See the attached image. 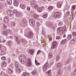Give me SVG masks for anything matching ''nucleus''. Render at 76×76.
I'll return each mask as SVG.
<instances>
[{
	"mask_svg": "<svg viewBox=\"0 0 76 76\" xmlns=\"http://www.w3.org/2000/svg\"><path fill=\"white\" fill-rule=\"evenodd\" d=\"M34 8L35 9L38 8V4H37L36 5H35L34 6Z\"/></svg>",
	"mask_w": 76,
	"mask_h": 76,
	"instance_id": "nucleus-43",
	"label": "nucleus"
},
{
	"mask_svg": "<svg viewBox=\"0 0 76 76\" xmlns=\"http://www.w3.org/2000/svg\"><path fill=\"white\" fill-rule=\"evenodd\" d=\"M2 76H9L7 74H4V73H3V74L2 75Z\"/></svg>",
	"mask_w": 76,
	"mask_h": 76,
	"instance_id": "nucleus-50",
	"label": "nucleus"
},
{
	"mask_svg": "<svg viewBox=\"0 0 76 76\" xmlns=\"http://www.w3.org/2000/svg\"><path fill=\"white\" fill-rule=\"evenodd\" d=\"M12 56L13 57H15V54H12Z\"/></svg>",
	"mask_w": 76,
	"mask_h": 76,
	"instance_id": "nucleus-60",
	"label": "nucleus"
},
{
	"mask_svg": "<svg viewBox=\"0 0 76 76\" xmlns=\"http://www.w3.org/2000/svg\"><path fill=\"white\" fill-rule=\"evenodd\" d=\"M67 38L68 40H70V39H71L72 38V36L71 34L68 35L67 36Z\"/></svg>",
	"mask_w": 76,
	"mask_h": 76,
	"instance_id": "nucleus-24",
	"label": "nucleus"
},
{
	"mask_svg": "<svg viewBox=\"0 0 76 76\" xmlns=\"http://www.w3.org/2000/svg\"><path fill=\"white\" fill-rule=\"evenodd\" d=\"M29 53H30L31 54V55L33 54V53H34V50L31 49L29 50Z\"/></svg>",
	"mask_w": 76,
	"mask_h": 76,
	"instance_id": "nucleus-28",
	"label": "nucleus"
},
{
	"mask_svg": "<svg viewBox=\"0 0 76 76\" xmlns=\"http://www.w3.org/2000/svg\"><path fill=\"white\" fill-rule=\"evenodd\" d=\"M7 45H10V44H11V43H10V42H8L7 43Z\"/></svg>",
	"mask_w": 76,
	"mask_h": 76,
	"instance_id": "nucleus-57",
	"label": "nucleus"
},
{
	"mask_svg": "<svg viewBox=\"0 0 76 76\" xmlns=\"http://www.w3.org/2000/svg\"><path fill=\"white\" fill-rule=\"evenodd\" d=\"M58 25L59 26H61V25H63V23L62 22H61V23L59 22V23Z\"/></svg>",
	"mask_w": 76,
	"mask_h": 76,
	"instance_id": "nucleus-52",
	"label": "nucleus"
},
{
	"mask_svg": "<svg viewBox=\"0 0 76 76\" xmlns=\"http://www.w3.org/2000/svg\"><path fill=\"white\" fill-rule=\"evenodd\" d=\"M20 25L21 26L23 27L27 26V22L26 21V20L24 19H22L21 22L20 23Z\"/></svg>",
	"mask_w": 76,
	"mask_h": 76,
	"instance_id": "nucleus-3",
	"label": "nucleus"
},
{
	"mask_svg": "<svg viewBox=\"0 0 76 76\" xmlns=\"http://www.w3.org/2000/svg\"><path fill=\"white\" fill-rule=\"evenodd\" d=\"M15 14L16 15L17 17H21L22 15V13L20 12H14Z\"/></svg>",
	"mask_w": 76,
	"mask_h": 76,
	"instance_id": "nucleus-7",
	"label": "nucleus"
},
{
	"mask_svg": "<svg viewBox=\"0 0 76 76\" xmlns=\"http://www.w3.org/2000/svg\"><path fill=\"white\" fill-rule=\"evenodd\" d=\"M4 51L1 49H0V55L3 56L4 55Z\"/></svg>",
	"mask_w": 76,
	"mask_h": 76,
	"instance_id": "nucleus-23",
	"label": "nucleus"
},
{
	"mask_svg": "<svg viewBox=\"0 0 76 76\" xmlns=\"http://www.w3.org/2000/svg\"><path fill=\"white\" fill-rule=\"evenodd\" d=\"M4 20L5 22L6 23H8L9 22V19H8V17L7 16H6L4 18Z\"/></svg>",
	"mask_w": 76,
	"mask_h": 76,
	"instance_id": "nucleus-20",
	"label": "nucleus"
},
{
	"mask_svg": "<svg viewBox=\"0 0 76 76\" xmlns=\"http://www.w3.org/2000/svg\"><path fill=\"white\" fill-rule=\"evenodd\" d=\"M42 10V8H37V11L38 12H41Z\"/></svg>",
	"mask_w": 76,
	"mask_h": 76,
	"instance_id": "nucleus-35",
	"label": "nucleus"
},
{
	"mask_svg": "<svg viewBox=\"0 0 76 76\" xmlns=\"http://www.w3.org/2000/svg\"><path fill=\"white\" fill-rule=\"evenodd\" d=\"M74 72H76V68H75V69L74 70Z\"/></svg>",
	"mask_w": 76,
	"mask_h": 76,
	"instance_id": "nucleus-64",
	"label": "nucleus"
},
{
	"mask_svg": "<svg viewBox=\"0 0 76 76\" xmlns=\"http://www.w3.org/2000/svg\"><path fill=\"white\" fill-rule=\"evenodd\" d=\"M36 65H37V66H38L39 65V63L38 62H37L35 63Z\"/></svg>",
	"mask_w": 76,
	"mask_h": 76,
	"instance_id": "nucleus-56",
	"label": "nucleus"
},
{
	"mask_svg": "<svg viewBox=\"0 0 76 76\" xmlns=\"http://www.w3.org/2000/svg\"><path fill=\"white\" fill-rule=\"evenodd\" d=\"M60 37L57 36L56 37V39H60Z\"/></svg>",
	"mask_w": 76,
	"mask_h": 76,
	"instance_id": "nucleus-55",
	"label": "nucleus"
},
{
	"mask_svg": "<svg viewBox=\"0 0 76 76\" xmlns=\"http://www.w3.org/2000/svg\"><path fill=\"white\" fill-rule=\"evenodd\" d=\"M62 34L63 35V34H65L66 32H65V29H63L61 31Z\"/></svg>",
	"mask_w": 76,
	"mask_h": 76,
	"instance_id": "nucleus-38",
	"label": "nucleus"
},
{
	"mask_svg": "<svg viewBox=\"0 0 76 76\" xmlns=\"http://www.w3.org/2000/svg\"><path fill=\"white\" fill-rule=\"evenodd\" d=\"M21 76H29V74L27 72H24L22 74Z\"/></svg>",
	"mask_w": 76,
	"mask_h": 76,
	"instance_id": "nucleus-14",
	"label": "nucleus"
},
{
	"mask_svg": "<svg viewBox=\"0 0 76 76\" xmlns=\"http://www.w3.org/2000/svg\"><path fill=\"white\" fill-rule=\"evenodd\" d=\"M8 15L10 16H13V11H12L11 10H8Z\"/></svg>",
	"mask_w": 76,
	"mask_h": 76,
	"instance_id": "nucleus-12",
	"label": "nucleus"
},
{
	"mask_svg": "<svg viewBox=\"0 0 76 76\" xmlns=\"http://www.w3.org/2000/svg\"><path fill=\"white\" fill-rule=\"evenodd\" d=\"M56 59L57 61H58L60 59V57L58 55H57L56 57Z\"/></svg>",
	"mask_w": 76,
	"mask_h": 76,
	"instance_id": "nucleus-37",
	"label": "nucleus"
},
{
	"mask_svg": "<svg viewBox=\"0 0 76 76\" xmlns=\"http://www.w3.org/2000/svg\"><path fill=\"white\" fill-rule=\"evenodd\" d=\"M3 9V6L2 5H0V11L2 10V9Z\"/></svg>",
	"mask_w": 76,
	"mask_h": 76,
	"instance_id": "nucleus-48",
	"label": "nucleus"
},
{
	"mask_svg": "<svg viewBox=\"0 0 76 76\" xmlns=\"http://www.w3.org/2000/svg\"><path fill=\"white\" fill-rule=\"evenodd\" d=\"M32 15L33 17L35 19H38V15H37V14H36L33 13L32 14Z\"/></svg>",
	"mask_w": 76,
	"mask_h": 76,
	"instance_id": "nucleus-16",
	"label": "nucleus"
},
{
	"mask_svg": "<svg viewBox=\"0 0 76 76\" xmlns=\"http://www.w3.org/2000/svg\"><path fill=\"white\" fill-rule=\"evenodd\" d=\"M8 71L10 74H12V73H13V71L12 70V69L9 68Z\"/></svg>",
	"mask_w": 76,
	"mask_h": 76,
	"instance_id": "nucleus-30",
	"label": "nucleus"
},
{
	"mask_svg": "<svg viewBox=\"0 0 76 76\" xmlns=\"http://www.w3.org/2000/svg\"><path fill=\"white\" fill-rule=\"evenodd\" d=\"M62 29L63 27H62L58 28L57 29V32H58V33H60L62 30Z\"/></svg>",
	"mask_w": 76,
	"mask_h": 76,
	"instance_id": "nucleus-19",
	"label": "nucleus"
},
{
	"mask_svg": "<svg viewBox=\"0 0 76 76\" xmlns=\"http://www.w3.org/2000/svg\"><path fill=\"white\" fill-rule=\"evenodd\" d=\"M47 16H48V15H47V14H46L43 15L42 16V17L43 18H45L47 17Z\"/></svg>",
	"mask_w": 76,
	"mask_h": 76,
	"instance_id": "nucleus-45",
	"label": "nucleus"
},
{
	"mask_svg": "<svg viewBox=\"0 0 76 76\" xmlns=\"http://www.w3.org/2000/svg\"><path fill=\"white\" fill-rule=\"evenodd\" d=\"M15 66L16 73L18 74H19L21 72L19 67V63L18 62H16L15 63Z\"/></svg>",
	"mask_w": 76,
	"mask_h": 76,
	"instance_id": "nucleus-1",
	"label": "nucleus"
},
{
	"mask_svg": "<svg viewBox=\"0 0 76 76\" xmlns=\"http://www.w3.org/2000/svg\"><path fill=\"white\" fill-rule=\"evenodd\" d=\"M2 47V45H0V49Z\"/></svg>",
	"mask_w": 76,
	"mask_h": 76,
	"instance_id": "nucleus-63",
	"label": "nucleus"
},
{
	"mask_svg": "<svg viewBox=\"0 0 76 76\" xmlns=\"http://www.w3.org/2000/svg\"><path fill=\"white\" fill-rule=\"evenodd\" d=\"M31 74L32 75H34L36 76L37 74V71L36 70H34L32 72H31Z\"/></svg>",
	"mask_w": 76,
	"mask_h": 76,
	"instance_id": "nucleus-21",
	"label": "nucleus"
},
{
	"mask_svg": "<svg viewBox=\"0 0 76 76\" xmlns=\"http://www.w3.org/2000/svg\"><path fill=\"white\" fill-rule=\"evenodd\" d=\"M46 25L47 26H49L50 28H53V24L51 23H49V22H46Z\"/></svg>",
	"mask_w": 76,
	"mask_h": 76,
	"instance_id": "nucleus-11",
	"label": "nucleus"
},
{
	"mask_svg": "<svg viewBox=\"0 0 76 76\" xmlns=\"http://www.w3.org/2000/svg\"><path fill=\"white\" fill-rule=\"evenodd\" d=\"M72 35L73 37H76V32H73L72 33Z\"/></svg>",
	"mask_w": 76,
	"mask_h": 76,
	"instance_id": "nucleus-41",
	"label": "nucleus"
},
{
	"mask_svg": "<svg viewBox=\"0 0 76 76\" xmlns=\"http://www.w3.org/2000/svg\"><path fill=\"white\" fill-rule=\"evenodd\" d=\"M76 42V37L73 39L71 41V44H73Z\"/></svg>",
	"mask_w": 76,
	"mask_h": 76,
	"instance_id": "nucleus-22",
	"label": "nucleus"
},
{
	"mask_svg": "<svg viewBox=\"0 0 76 76\" xmlns=\"http://www.w3.org/2000/svg\"><path fill=\"white\" fill-rule=\"evenodd\" d=\"M29 23L31 26H34L35 25V22H34V19L32 18L30 19L29 20Z\"/></svg>",
	"mask_w": 76,
	"mask_h": 76,
	"instance_id": "nucleus-9",
	"label": "nucleus"
},
{
	"mask_svg": "<svg viewBox=\"0 0 76 76\" xmlns=\"http://www.w3.org/2000/svg\"><path fill=\"white\" fill-rule=\"evenodd\" d=\"M61 14L60 12H55L54 13V15L53 16L54 18H58L60 16Z\"/></svg>",
	"mask_w": 76,
	"mask_h": 76,
	"instance_id": "nucleus-5",
	"label": "nucleus"
},
{
	"mask_svg": "<svg viewBox=\"0 0 76 76\" xmlns=\"http://www.w3.org/2000/svg\"><path fill=\"white\" fill-rule=\"evenodd\" d=\"M31 6H34L35 5L37 4V2L35 1H32L31 3Z\"/></svg>",
	"mask_w": 76,
	"mask_h": 76,
	"instance_id": "nucleus-13",
	"label": "nucleus"
},
{
	"mask_svg": "<svg viewBox=\"0 0 76 76\" xmlns=\"http://www.w3.org/2000/svg\"><path fill=\"white\" fill-rule=\"evenodd\" d=\"M11 32H12V31L10 29H7L3 31V34L5 36H7L8 34H11Z\"/></svg>",
	"mask_w": 76,
	"mask_h": 76,
	"instance_id": "nucleus-4",
	"label": "nucleus"
},
{
	"mask_svg": "<svg viewBox=\"0 0 76 76\" xmlns=\"http://www.w3.org/2000/svg\"><path fill=\"white\" fill-rule=\"evenodd\" d=\"M1 65L2 66H6V62H5V61H2L1 63Z\"/></svg>",
	"mask_w": 76,
	"mask_h": 76,
	"instance_id": "nucleus-26",
	"label": "nucleus"
},
{
	"mask_svg": "<svg viewBox=\"0 0 76 76\" xmlns=\"http://www.w3.org/2000/svg\"><path fill=\"white\" fill-rule=\"evenodd\" d=\"M3 25L4 29H6L7 28V26L6 25V24H4V23H3Z\"/></svg>",
	"mask_w": 76,
	"mask_h": 76,
	"instance_id": "nucleus-46",
	"label": "nucleus"
},
{
	"mask_svg": "<svg viewBox=\"0 0 76 76\" xmlns=\"http://www.w3.org/2000/svg\"><path fill=\"white\" fill-rule=\"evenodd\" d=\"M2 60H6V57L5 56H3L1 58Z\"/></svg>",
	"mask_w": 76,
	"mask_h": 76,
	"instance_id": "nucleus-47",
	"label": "nucleus"
},
{
	"mask_svg": "<svg viewBox=\"0 0 76 76\" xmlns=\"http://www.w3.org/2000/svg\"><path fill=\"white\" fill-rule=\"evenodd\" d=\"M27 10L28 11H30L31 9H30V7H27Z\"/></svg>",
	"mask_w": 76,
	"mask_h": 76,
	"instance_id": "nucleus-49",
	"label": "nucleus"
},
{
	"mask_svg": "<svg viewBox=\"0 0 76 76\" xmlns=\"http://www.w3.org/2000/svg\"><path fill=\"white\" fill-rule=\"evenodd\" d=\"M37 59H36V58H35V63H37Z\"/></svg>",
	"mask_w": 76,
	"mask_h": 76,
	"instance_id": "nucleus-61",
	"label": "nucleus"
},
{
	"mask_svg": "<svg viewBox=\"0 0 76 76\" xmlns=\"http://www.w3.org/2000/svg\"><path fill=\"white\" fill-rule=\"evenodd\" d=\"M41 50H39L38 51H37V55H38V54H39V53H41Z\"/></svg>",
	"mask_w": 76,
	"mask_h": 76,
	"instance_id": "nucleus-51",
	"label": "nucleus"
},
{
	"mask_svg": "<svg viewBox=\"0 0 76 76\" xmlns=\"http://www.w3.org/2000/svg\"><path fill=\"white\" fill-rule=\"evenodd\" d=\"M7 2L9 4H11L12 3V0H7Z\"/></svg>",
	"mask_w": 76,
	"mask_h": 76,
	"instance_id": "nucleus-34",
	"label": "nucleus"
},
{
	"mask_svg": "<svg viewBox=\"0 0 76 76\" xmlns=\"http://www.w3.org/2000/svg\"><path fill=\"white\" fill-rule=\"evenodd\" d=\"M39 25H40V24H39V22H37V26H39Z\"/></svg>",
	"mask_w": 76,
	"mask_h": 76,
	"instance_id": "nucleus-54",
	"label": "nucleus"
},
{
	"mask_svg": "<svg viewBox=\"0 0 76 76\" xmlns=\"http://www.w3.org/2000/svg\"><path fill=\"white\" fill-rule=\"evenodd\" d=\"M26 66L27 67H29V66H31L32 65L31 64V61L30 60V59H28V61L26 63Z\"/></svg>",
	"mask_w": 76,
	"mask_h": 76,
	"instance_id": "nucleus-10",
	"label": "nucleus"
},
{
	"mask_svg": "<svg viewBox=\"0 0 76 76\" xmlns=\"http://www.w3.org/2000/svg\"><path fill=\"white\" fill-rule=\"evenodd\" d=\"M14 5L15 6H18L19 5V3L18 2V0L15 1L14 3Z\"/></svg>",
	"mask_w": 76,
	"mask_h": 76,
	"instance_id": "nucleus-17",
	"label": "nucleus"
},
{
	"mask_svg": "<svg viewBox=\"0 0 76 76\" xmlns=\"http://www.w3.org/2000/svg\"><path fill=\"white\" fill-rule=\"evenodd\" d=\"M62 75V72H61L60 70H58L57 72V76H61Z\"/></svg>",
	"mask_w": 76,
	"mask_h": 76,
	"instance_id": "nucleus-15",
	"label": "nucleus"
},
{
	"mask_svg": "<svg viewBox=\"0 0 76 76\" xmlns=\"http://www.w3.org/2000/svg\"><path fill=\"white\" fill-rule=\"evenodd\" d=\"M56 45H57V43L56 42H54L53 43V45L52 46V48L53 49H54L56 47Z\"/></svg>",
	"mask_w": 76,
	"mask_h": 76,
	"instance_id": "nucleus-18",
	"label": "nucleus"
},
{
	"mask_svg": "<svg viewBox=\"0 0 76 76\" xmlns=\"http://www.w3.org/2000/svg\"><path fill=\"white\" fill-rule=\"evenodd\" d=\"M25 4H22L20 5V7L21 9H25Z\"/></svg>",
	"mask_w": 76,
	"mask_h": 76,
	"instance_id": "nucleus-32",
	"label": "nucleus"
},
{
	"mask_svg": "<svg viewBox=\"0 0 76 76\" xmlns=\"http://www.w3.org/2000/svg\"><path fill=\"white\" fill-rule=\"evenodd\" d=\"M49 10H52L53 9V7L51 6L49 7L48 8Z\"/></svg>",
	"mask_w": 76,
	"mask_h": 76,
	"instance_id": "nucleus-39",
	"label": "nucleus"
},
{
	"mask_svg": "<svg viewBox=\"0 0 76 76\" xmlns=\"http://www.w3.org/2000/svg\"><path fill=\"white\" fill-rule=\"evenodd\" d=\"M6 42V40L5 39L3 40L2 41V42L3 43H4V42Z\"/></svg>",
	"mask_w": 76,
	"mask_h": 76,
	"instance_id": "nucleus-58",
	"label": "nucleus"
},
{
	"mask_svg": "<svg viewBox=\"0 0 76 76\" xmlns=\"http://www.w3.org/2000/svg\"><path fill=\"white\" fill-rule=\"evenodd\" d=\"M15 38L16 39V41H17V42H19V38H18V37H17L16 36H15Z\"/></svg>",
	"mask_w": 76,
	"mask_h": 76,
	"instance_id": "nucleus-40",
	"label": "nucleus"
},
{
	"mask_svg": "<svg viewBox=\"0 0 76 76\" xmlns=\"http://www.w3.org/2000/svg\"><path fill=\"white\" fill-rule=\"evenodd\" d=\"M66 41H67V39H64L62 40L61 43V44H64L66 43Z\"/></svg>",
	"mask_w": 76,
	"mask_h": 76,
	"instance_id": "nucleus-27",
	"label": "nucleus"
},
{
	"mask_svg": "<svg viewBox=\"0 0 76 76\" xmlns=\"http://www.w3.org/2000/svg\"><path fill=\"white\" fill-rule=\"evenodd\" d=\"M12 26H16V23L14 22H11Z\"/></svg>",
	"mask_w": 76,
	"mask_h": 76,
	"instance_id": "nucleus-31",
	"label": "nucleus"
},
{
	"mask_svg": "<svg viewBox=\"0 0 76 76\" xmlns=\"http://www.w3.org/2000/svg\"><path fill=\"white\" fill-rule=\"evenodd\" d=\"M63 37L64 38H65V37H66V34H64V36H63Z\"/></svg>",
	"mask_w": 76,
	"mask_h": 76,
	"instance_id": "nucleus-62",
	"label": "nucleus"
},
{
	"mask_svg": "<svg viewBox=\"0 0 76 76\" xmlns=\"http://www.w3.org/2000/svg\"><path fill=\"white\" fill-rule=\"evenodd\" d=\"M19 60L21 62L22 64H24L26 61V57L24 55H23L19 56Z\"/></svg>",
	"mask_w": 76,
	"mask_h": 76,
	"instance_id": "nucleus-2",
	"label": "nucleus"
},
{
	"mask_svg": "<svg viewBox=\"0 0 76 76\" xmlns=\"http://www.w3.org/2000/svg\"><path fill=\"white\" fill-rule=\"evenodd\" d=\"M70 11H68L66 12V15H70Z\"/></svg>",
	"mask_w": 76,
	"mask_h": 76,
	"instance_id": "nucleus-53",
	"label": "nucleus"
},
{
	"mask_svg": "<svg viewBox=\"0 0 76 76\" xmlns=\"http://www.w3.org/2000/svg\"><path fill=\"white\" fill-rule=\"evenodd\" d=\"M61 4L60 2H58L57 4V6L58 8H60L61 7Z\"/></svg>",
	"mask_w": 76,
	"mask_h": 76,
	"instance_id": "nucleus-33",
	"label": "nucleus"
},
{
	"mask_svg": "<svg viewBox=\"0 0 76 76\" xmlns=\"http://www.w3.org/2000/svg\"><path fill=\"white\" fill-rule=\"evenodd\" d=\"M48 57L49 58H51L53 57V54L52 53H50L49 54Z\"/></svg>",
	"mask_w": 76,
	"mask_h": 76,
	"instance_id": "nucleus-29",
	"label": "nucleus"
},
{
	"mask_svg": "<svg viewBox=\"0 0 76 76\" xmlns=\"http://www.w3.org/2000/svg\"><path fill=\"white\" fill-rule=\"evenodd\" d=\"M70 59L66 60V64H69L70 63Z\"/></svg>",
	"mask_w": 76,
	"mask_h": 76,
	"instance_id": "nucleus-42",
	"label": "nucleus"
},
{
	"mask_svg": "<svg viewBox=\"0 0 76 76\" xmlns=\"http://www.w3.org/2000/svg\"><path fill=\"white\" fill-rule=\"evenodd\" d=\"M53 64H54V62H51V65H53Z\"/></svg>",
	"mask_w": 76,
	"mask_h": 76,
	"instance_id": "nucleus-59",
	"label": "nucleus"
},
{
	"mask_svg": "<svg viewBox=\"0 0 76 76\" xmlns=\"http://www.w3.org/2000/svg\"><path fill=\"white\" fill-rule=\"evenodd\" d=\"M48 62H47L43 66V69L45 71H46L47 70V69H48Z\"/></svg>",
	"mask_w": 76,
	"mask_h": 76,
	"instance_id": "nucleus-6",
	"label": "nucleus"
},
{
	"mask_svg": "<svg viewBox=\"0 0 76 76\" xmlns=\"http://www.w3.org/2000/svg\"><path fill=\"white\" fill-rule=\"evenodd\" d=\"M57 67H60L61 66V62L58 63L57 64Z\"/></svg>",
	"mask_w": 76,
	"mask_h": 76,
	"instance_id": "nucleus-36",
	"label": "nucleus"
},
{
	"mask_svg": "<svg viewBox=\"0 0 76 76\" xmlns=\"http://www.w3.org/2000/svg\"><path fill=\"white\" fill-rule=\"evenodd\" d=\"M20 41L22 43H26V39H21Z\"/></svg>",
	"mask_w": 76,
	"mask_h": 76,
	"instance_id": "nucleus-25",
	"label": "nucleus"
},
{
	"mask_svg": "<svg viewBox=\"0 0 76 76\" xmlns=\"http://www.w3.org/2000/svg\"><path fill=\"white\" fill-rule=\"evenodd\" d=\"M76 9V7L75 6V5H73L72 6V10H74Z\"/></svg>",
	"mask_w": 76,
	"mask_h": 76,
	"instance_id": "nucleus-44",
	"label": "nucleus"
},
{
	"mask_svg": "<svg viewBox=\"0 0 76 76\" xmlns=\"http://www.w3.org/2000/svg\"><path fill=\"white\" fill-rule=\"evenodd\" d=\"M34 35V33L32 32H29L28 33V36L27 37L28 38H32Z\"/></svg>",
	"mask_w": 76,
	"mask_h": 76,
	"instance_id": "nucleus-8",
	"label": "nucleus"
}]
</instances>
